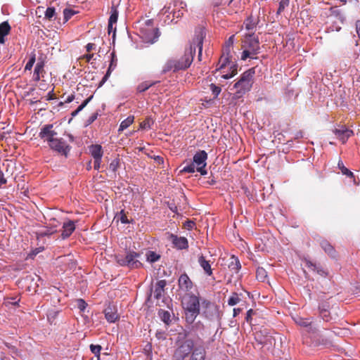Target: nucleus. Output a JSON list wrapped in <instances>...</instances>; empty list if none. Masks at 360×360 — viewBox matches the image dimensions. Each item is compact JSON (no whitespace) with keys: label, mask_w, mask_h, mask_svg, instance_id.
I'll return each mask as SVG.
<instances>
[{"label":"nucleus","mask_w":360,"mask_h":360,"mask_svg":"<svg viewBox=\"0 0 360 360\" xmlns=\"http://www.w3.org/2000/svg\"><path fill=\"white\" fill-rule=\"evenodd\" d=\"M316 274L323 278H326L328 276V271L326 269H325L323 267H321V269H319V271L316 272Z\"/></svg>","instance_id":"nucleus-53"},{"label":"nucleus","mask_w":360,"mask_h":360,"mask_svg":"<svg viewBox=\"0 0 360 360\" xmlns=\"http://www.w3.org/2000/svg\"><path fill=\"white\" fill-rule=\"evenodd\" d=\"M198 262L200 267L203 269L204 273L207 276H212L213 275V271L211 267L210 262L207 260L202 255L198 257Z\"/></svg>","instance_id":"nucleus-15"},{"label":"nucleus","mask_w":360,"mask_h":360,"mask_svg":"<svg viewBox=\"0 0 360 360\" xmlns=\"http://www.w3.org/2000/svg\"><path fill=\"white\" fill-rule=\"evenodd\" d=\"M158 315L161 320L167 325H169L171 322L170 313L168 311L160 309L158 311Z\"/></svg>","instance_id":"nucleus-32"},{"label":"nucleus","mask_w":360,"mask_h":360,"mask_svg":"<svg viewBox=\"0 0 360 360\" xmlns=\"http://www.w3.org/2000/svg\"><path fill=\"white\" fill-rule=\"evenodd\" d=\"M117 217L118 220L122 224H129L131 221L128 219L127 214L124 210H122L117 214Z\"/></svg>","instance_id":"nucleus-42"},{"label":"nucleus","mask_w":360,"mask_h":360,"mask_svg":"<svg viewBox=\"0 0 360 360\" xmlns=\"http://www.w3.org/2000/svg\"><path fill=\"white\" fill-rule=\"evenodd\" d=\"M195 169H196L195 165L193 162H191L190 165L184 167L182 169V170L181 171V172H182V173H184V172L193 173V172H195Z\"/></svg>","instance_id":"nucleus-47"},{"label":"nucleus","mask_w":360,"mask_h":360,"mask_svg":"<svg viewBox=\"0 0 360 360\" xmlns=\"http://www.w3.org/2000/svg\"><path fill=\"white\" fill-rule=\"evenodd\" d=\"M142 27H154L153 26V20L148 19V20H145Z\"/></svg>","instance_id":"nucleus-62"},{"label":"nucleus","mask_w":360,"mask_h":360,"mask_svg":"<svg viewBox=\"0 0 360 360\" xmlns=\"http://www.w3.org/2000/svg\"><path fill=\"white\" fill-rule=\"evenodd\" d=\"M118 18V11L115 6H112L110 16L109 18L108 23L110 24H115L117 21Z\"/></svg>","instance_id":"nucleus-33"},{"label":"nucleus","mask_w":360,"mask_h":360,"mask_svg":"<svg viewBox=\"0 0 360 360\" xmlns=\"http://www.w3.org/2000/svg\"><path fill=\"white\" fill-rule=\"evenodd\" d=\"M195 226V223L193 221L188 220L184 224V227L188 230L192 229Z\"/></svg>","instance_id":"nucleus-54"},{"label":"nucleus","mask_w":360,"mask_h":360,"mask_svg":"<svg viewBox=\"0 0 360 360\" xmlns=\"http://www.w3.org/2000/svg\"><path fill=\"white\" fill-rule=\"evenodd\" d=\"M255 314V311L250 309L247 311L245 320L248 323H251L252 322V315Z\"/></svg>","instance_id":"nucleus-52"},{"label":"nucleus","mask_w":360,"mask_h":360,"mask_svg":"<svg viewBox=\"0 0 360 360\" xmlns=\"http://www.w3.org/2000/svg\"><path fill=\"white\" fill-rule=\"evenodd\" d=\"M331 13L333 15L337 18L340 21V22L344 23V22L345 21V16L340 9H338L336 8H332Z\"/></svg>","instance_id":"nucleus-37"},{"label":"nucleus","mask_w":360,"mask_h":360,"mask_svg":"<svg viewBox=\"0 0 360 360\" xmlns=\"http://www.w3.org/2000/svg\"><path fill=\"white\" fill-rule=\"evenodd\" d=\"M94 53H87V54H85L83 56L81 57V58L82 59H85L86 62H89L91 59L94 58Z\"/></svg>","instance_id":"nucleus-60"},{"label":"nucleus","mask_w":360,"mask_h":360,"mask_svg":"<svg viewBox=\"0 0 360 360\" xmlns=\"http://www.w3.org/2000/svg\"><path fill=\"white\" fill-rule=\"evenodd\" d=\"M229 53L227 52L226 54L223 53L219 60V68H217L216 70H222L227 65H229Z\"/></svg>","instance_id":"nucleus-24"},{"label":"nucleus","mask_w":360,"mask_h":360,"mask_svg":"<svg viewBox=\"0 0 360 360\" xmlns=\"http://www.w3.org/2000/svg\"><path fill=\"white\" fill-rule=\"evenodd\" d=\"M105 316L107 321L110 323L115 322L119 318L117 313L110 307H108L105 309Z\"/></svg>","instance_id":"nucleus-22"},{"label":"nucleus","mask_w":360,"mask_h":360,"mask_svg":"<svg viewBox=\"0 0 360 360\" xmlns=\"http://www.w3.org/2000/svg\"><path fill=\"white\" fill-rule=\"evenodd\" d=\"M45 18L49 20H53L56 16V9L53 7H48L45 11Z\"/></svg>","instance_id":"nucleus-41"},{"label":"nucleus","mask_w":360,"mask_h":360,"mask_svg":"<svg viewBox=\"0 0 360 360\" xmlns=\"http://www.w3.org/2000/svg\"><path fill=\"white\" fill-rule=\"evenodd\" d=\"M35 60H36V54L33 52L30 55V58L25 67V70H31L34 63H35Z\"/></svg>","instance_id":"nucleus-43"},{"label":"nucleus","mask_w":360,"mask_h":360,"mask_svg":"<svg viewBox=\"0 0 360 360\" xmlns=\"http://www.w3.org/2000/svg\"><path fill=\"white\" fill-rule=\"evenodd\" d=\"M205 35V29L201 27H198L195 31L194 37L191 42L190 46L188 49H186L184 56L179 60L171 59L167 60L163 67L162 73H166L170 70L176 72L189 68L193 60L196 49H198V59L200 61L202 59L203 41Z\"/></svg>","instance_id":"nucleus-1"},{"label":"nucleus","mask_w":360,"mask_h":360,"mask_svg":"<svg viewBox=\"0 0 360 360\" xmlns=\"http://www.w3.org/2000/svg\"><path fill=\"white\" fill-rule=\"evenodd\" d=\"M319 315L324 321H329L331 319L330 313L326 308L319 307Z\"/></svg>","instance_id":"nucleus-34"},{"label":"nucleus","mask_w":360,"mask_h":360,"mask_svg":"<svg viewBox=\"0 0 360 360\" xmlns=\"http://www.w3.org/2000/svg\"><path fill=\"white\" fill-rule=\"evenodd\" d=\"M228 267L231 271L238 273L241 268L238 258L232 255L229 259Z\"/></svg>","instance_id":"nucleus-19"},{"label":"nucleus","mask_w":360,"mask_h":360,"mask_svg":"<svg viewBox=\"0 0 360 360\" xmlns=\"http://www.w3.org/2000/svg\"><path fill=\"white\" fill-rule=\"evenodd\" d=\"M101 349H102V347L99 345H93V344H91L90 345L91 352L93 354H94L95 356H96L97 357H99Z\"/></svg>","instance_id":"nucleus-46"},{"label":"nucleus","mask_w":360,"mask_h":360,"mask_svg":"<svg viewBox=\"0 0 360 360\" xmlns=\"http://www.w3.org/2000/svg\"><path fill=\"white\" fill-rule=\"evenodd\" d=\"M207 159V153L205 150H199L193 158V162L196 166V170L200 172L201 175L207 174V170L205 169Z\"/></svg>","instance_id":"nucleus-9"},{"label":"nucleus","mask_w":360,"mask_h":360,"mask_svg":"<svg viewBox=\"0 0 360 360\" xmlns=\"http://www.w3.org/2000/svg\"><path fill=\"white\" fill-rule=\"evenodd\" d=\"M56 94H54V91H53V89L49 91L46 96V100L47 101H50V100H53V99H56Z\"/></svg>","instance_id":"nucleus-58"},{"label":"nucleus","mask_w":360,"mask_h":360,"mask_svg":"<svg viewBox=\"0 0 360 360\" xmlns=\"http://www.w3.org/2000/svg\"><path fill=\"white\" fill-rule=\"evenodd\" d=\"M169 238L176 248L179 250H186L188 248V242L186 238L171 234Z\"/></svg>","instance_id":"nucleus-10"},{"label":"nucleus","mask_w":360,"mask_h":360,"mask_svg":"<svg viewBox=\"0 0 360 360\" xmlns=\"http://www.w3.org/2000/svg\"><path fill=\"white\" fill-rule=\"evenodd\" d=\"M98 117V113L97 112H95L94 114H92L91 115V117L89 118L88 120V122L89 124L92 123L93 122H94Z\"/></svg>","instance_id":"nucleus-63"},{"label":"nucleus","mask_w":360,"mask_h":360,"mask_svg":"<svg viewBox=\"0 0 360 360\" xmlns=\"http://www.w3.org/2000/svg\"><path fill=\"white\" fill-rule=\"evenodd\" d=\"M75 230V224L73 221H68L64 223L63 225V231L61 237L63 239H65L71 236V234Z\"/></svg>","instance_id":"nucleus-16"},{"label":"nucleus","mask_w":360,"mask_h":360,"mask_svg":"<svg viewBox=\"0 0 360 360\" xmlns=\"http://www.w3.org/2000/svg\"><path fill=\"white\" fill-rule=\"evenodd\" d=\"M296 324L301 327L307 328V331L309 333H315L317 331V329L312 326V320L311 319L302 318L300 316L295 317L294 319Z\"/></svg>","instance_id":"nucleus-12"},{"label":"nucleus","mask_w":360,"mask_h":360,"mask_svg":"<svg viewBox=\"0 0 360 360\" xmlns=\"http://www.w3.org/2000/svg\"><path fill=\"white\" fill-rule=\"evenodd\" d=\"M179 6V9L176 11V9L173 11V17L176 18H180L184 15V11H186L185 7L186 6V3L181 1H174V6L177 7Z\"/></svg>","instance_id":"nucleus-20"},{"label":"nucleus","mask_w":360,"mask_h":360,"mask_svg":"<svg viewBox=\"0 0 360 360\" xmlns=\"http://www.w3.org/2000/svg\"><path fill=\"white\" fill-rule=\"evenodd\" d=\"M86 50L88 53H90L91 51L96 49V44L94 43H89L86 45Z\"/></svg>","instance_id":"nucleus-57"},{"label":"nucleus","mask_w":360,"mask_h":360,"mask_svg":"<svg viewBox=\"0 0 360 360\" xmlns=\"http://www.w3.org/2000/svg\"><path fill=\"white\" fill-rule=\"evenodd\" d=\"M190 360H205V352L201 348H196L193 352Z\"/></svg>","instance_id":"nucleus-27"},{"label":"nucleus","mask_w":360,"mask_h":360,"mask_svg":"<svg viewBox=\"0 0 360 360\" xmlns=\"http://www.w3.org/2000/svg\"><path fill=\"white\" fill-rule=\"evenodd\" d=\"M333 132L342 143H345L348 139L354 134L352 130L349 129L345 127H341L339 129H335Z\"/></svg>","instance_id":"nucleus-11"},{"label":"nucleus","mask_w":360,"mask_h":360,"mask_svg":"<svg viewBox=\"0 0 360 360\" xmlns=\"http://www.w3.org/2000/svg\"><path fill=\"white\" fill-rule=\"evenodd\" d=\"M140 32L143 41L146 43H155L160 35L158 27H141Z\"/></svg>","instance_id":"nucleus-7"},{"label":"nucleus","mask_w":360,"mask_h":360,"mask_svg":"<svg viewBox=\"0 0 360 360\" xmlns=\"http://www.w3.org/2000/svg\"><path fill=\"white\" fill-rule=\"evenodd\" d=\"M119 167H120V160H119V159L116 158V159H114L110 163L109 169L110 171H112V172L115 173Z\"/></svg>","instance_id":"nucleus-45"},{"label":"nucleus","mask_w":360,"mask_h":360,"mask_svg":"<svg viewBox=\"0 0 360 360\" xmlns=\"http://www.w3.org/2000/svg\"><path fill=\"white\" fill-rule=\"evenodd\" d=\"M56 232H57V229L47 226L44 230H41L37 232V238L49 236Z\"/></svg>","instance_id":"nucleus-29"},{"label":"nucleus","mask_w":360,"mask_h":360,"mask_svg":"<svg viewBox=\"0 0 360 360\" xmlns=\"http://www.w3.org/2000/svg\"><path fill=\"white\" fill-rule=\"evenodd\" d=\"M134 116L130 115V116L127 117L125 120H124L121 122L118 131H122L126 129L127 128H128L134 122Z\"/></svg>","instance_id":"nucleus-30"},{"label":"nucleus","mask_w":360,"mask_h":360,"mask_svg":"<svg viewBox=\"0 0 360 360\" xmlns=\"http://www.w3.org/2000/svg\"><path fill=\"white\" fill-rule=\"evenodd\" d=\"M20 300L16 299V297H9L6 300V304H11V305H17L19 302Z\"/></svg>","instance_id":"nucleus-51"},{"label":"nucleus","mask_w":360,"mask_h":360,"mask_svg":"<svg viewBox=\"0 0 360 360\" xmlns=\"http://www.w3.org/2000/svg\"><path fill=\"white\" fill-rule=\"evenodd\" d=\"M193 342L191 340H185L175 351L174 356L176 360H183L188 354L193 353Z\"/></svg>","instance_id":"nucleus-8"},{"label":"nucleus","mask_w":360,"mask_h":360,"mask_svg":"<svg viewBox=\"0 0 360 360\" xmlns=\"http://www.w3.org/2000/svg\"><path fill=\"white\" fill-rule=\"evenodd\" d=\"M210 88L212 94L214 95V98H217L221 91V87L215 85L214 84H211L210 85Z\"/></svg>","instance_id":"nucleus-44"},{"label":"nucleus","mask_w":360,"mask_h":360,"mask_svg":"<svg viewBox=\"0 0 360 360\" xmlns=\"http://www.w3.org/2000/svg\"><path fill=\"white\" fill-rule=\"evenodd\" d=\"M254 74L255 70L249 69L241 75L240 79L233 86L236 89L235 93L236 98H239L246 92L250 91L253 84Z\"/></svg>","instance_id":"nucleus-4"},{"label":"nucleus","mask_w":360,"mask_h":360,"mask_svg":"<svg viewBox=\"0 0 360 360\" xmlns=\"http://www.w3.org/2000/svg\"><path fill=\"white\" fill-rule=\"evenodd\" d=\"M242 47L244 50L242 53L241 59L245 60L259 53L260 49L259 39L253 37L252 34H247L243 41Z\"/></svg>","instance_id":"nucleus-6"},{"label":"nucleus","mask_w":360,"mask_h":360,"mask_svg":"<svg viewBox=\"0 0 360 360\" xmlns=\"http://www.w3.org/2000/svg\"><path fill=\"white\" fill-rule=\"evenodd\" d=\"M108 32L109 34H110V33L112 32L113 38L115 37L116 28L113 27V24L108 23Z\"/></svg>","instance_id":"nucleus-55"},{"label":"nucleus","mask_w":360,"mask_h":360,"mask_svg":"<svg viewBox=\"0 0 360 360\" xmlns=\"http://www.w3.org/2000/svg\"><path fill=\"white\" fill-rule=\"evenodd\" d=\"M167 282L165 280H160L156 282L154 290V297L155 299L159 300L162 297Z\"/></svg>","instance_id":"nucleus-17"},{"label":"nucleus","mask_w":360,"mask_h":360,"mask_svg":"<svg viewBox=\"0 0 360 360\" xmlns=\"http://www.w3.org/2000/svg\"><path fill=\"white\" fill-rule=\"evenodd\" d=\"M147 260L150 263H154L157 262L160 258V256L158 255L156 252L153 251H149L147 255Z\"/></svg>","instance_id":"nucleus-40"},{"label":"nucleus","mask_w":360,"mask_h":360,"mask_svg":"<svg viewBox=\"0 0 360 360\" xmlns=\"http://www.w3.org/2000/svg\"><path fill=\"white\" fill-rule=\"evenodd\" d=\"M34 73L41 75L44 72V61L38 62L34 68Z\"/></svg>","instance_id":"nucleus-48"},{"label":"nucleus","mask_w":360,"mask_h":360,"mask_svg":"<svg viewBox=\"0 0 360 360\" xmlns=\"http://www.w3.org/2000/svg\"><path fill=\"white\" fill-rule=\"evenodd\" d=\"M7 182L6 179L4 177V173L0 170V188L2 186L6 184Z\"/></svg>","instance_id":"nucleus-56"},{"label":"nucleus","mask_w":360,"mask_h":360,"mask_svg":"<svg viewBox=\"0 0 360 360\" xmlns=\"http://www.w3.org/2000/svg\"><path fill=\"white\" fill-rule=\"evenodd\" d=\"M178 284L180 289L186 292L190 291L193 288V282L186 273L179 276Z\"/></svg>","instance_id":"nucleus-14"},{"label":"nucleus","mask_w":360,"mask_h":360,"mask_svg":"<svg viewBox=\"0 0 360 360\" xmlns=\"http://www.w3.org/2000/svg\"><path fill=\"white\" fill-rule=\"evenodd\" d=\"M141 255L139 252L129 250L125 255L118 254L115 255L116 262L121 266H127L129 269H139L142 266V263L139 258Z\"/></svg>","instance_id":"nucleus-5"},{"label":"nucleus","mask_w":360,"mask_h":360,"mask_svg":"<svg viewBox=\"0 0 360 360\" xmlns=\"http://www.w3.org/2000/svg\"><path fill=\"white\" fill-rule=\"evenodd\" d=\"M77 307H78V309H79V310L81 311H84L85 310V309L86 308L87 304L84 300L79 299V300H77Z\"/></svg>","instance_id":"nucleus-50"},{"label":"nucleus","mask_w":360,"mask_h":360,"mask_svg":"<svg viewBox=\"0 0 360 360\" xmlns=\"http://www.w3.org/2000/svg\"><path fill=\"white\" fill-rule=\"evenodd\" d=\"M182 306L186 322L193 323L200 314V300L198 297L193 294L187 295L182 300Z\"/></svg>","instance_id":"nucleus-3"},{"label":"nucleus","mask_w":360,"mask_h":360,"mask_svg":"<svg viewBox=\"0 0 360 360\" xmlns=\"http://www.w3.org/2000/svg\"><path fill=\"white\" fill-rule=\"evenodd\" d=\"M304 262L305 266L311 271L317 272L319 269L323 267L320 264H316L310 261L309 259H304Z\"/></svg>","instance_id":"nucleus-31"},{"label":"nucleus","mask_w":360,"mask_h":360,"mask_svg":"<svg viewBox=\"0 0 360 360\" xmlns=\"http://www.w3.org/2000/svg\"><path fill=\"white\" fill-rule=\"evenodd\" d=\"M356 30L359 37L360 38V20H357L356 22Z\"/></svg>","instance_id":"nucleus-64"},{"label":"nucleus","mask_w":360,"mask_h":360,"mask_svg":"<svg viewBox=\"0 0 360 360\" xmlns=\"http://www.w3.org/2000/svg\"><path fill=\"white\" fill-rule=\"evenodd\" d=\"M321 246L325 252L332 258L337 257V252L335 248L327 240H322L321 242Z\"/></svg>","instance_id":"nucleus-21"},{"label":"nucleus","mask_w":360,"mask_h":360,"mask_svg":"<svg viewBox=\"0 0 360 360\" xmlns=\"http://www.w3.org/2000/svg\"><path fill=\"white\" fill-rule=\"evenodd\" d=\"M90 153L94 159H101L103 154L102 147L100 145H92L90 147Z\"/></svg>","instance_id":"nucleus-23"},{"label":"nucleus","mask_w":360,"mask_h":360,"mask_svg":"<svg viewBox=\"0 0 360 360\" xmlns=\"http://www.w3.org/2000/svg\"><path fill=\"white\" fill-rule=\"evenodd\" d=\"M57 134L58 133L53 129V125L49 124L41 128L39 137L44 141H46L52 150L67 157L71 150V146L63 139L57 138Z\"/></svg>","instance_id":"nucleus-2"},{"label":"nucleus","mask_w":360,"mask_h":360,"mask_svg":"<svg viewBox=\"0 0 360 360\" xmlns=\"http://www.w3.org/2000/svg\"><path fill=\"white\" fill-rule=\"evenodd\" d=\"M63 16H64V22L63 23L67 22L74 15L77 14L79 13L78 11L74 10L70 7L65 8L63 10Z\"/></svg>","instance_id":"nucleus-28"},{"label":"nucleus","mask_w":360,"mask_h":360,"mask_svg":"<svg viewBox=\"0 0 360 360\" xmlns=\"http://www.w3.org/2000/svg\"><path fill=\"white\" fill-rule=\"evenodd\" d=\"M230 68L232 69L231 72L230 74L227 73V74L222 75L221 77L223 79H228L233 77L235 75H236L237 69L234 67V65L231 66Z\"/></svg>","instance_id":"nucleus-49"},{"label":"nucleus","mask_w":360,"mask_h":360,"mask_svg":"<svg viewBox=\"0 0 360 360\" xmlns=\"http://www.w3.org/2000/svg\"><path fill=\"white\" fill-rule=\"evenodd\" d=\"M233 38H234L233 35L231 36L229 38L228 41L226 42V49H229L231 46H233Z\"/></svg>","instance_id":"nucleus-61"},{"label":"nucleus","mask_w":360,"mask_h":360,"mask_svg":"<svg viewBox=\"0 0 360 360\" xmlns=\"http://www.w3.org/2000/svg\"><path fill=\"white\" fill-rule=\"evenodd\" d=\"M338 167L341 170L342 174L346 175L348 177L353 178L354 182V184H356L354 173L351 172L349 169H348L346 167H345L342 160H340L338 161Z\"/></svg>","instance_id":"nucleus-25"},{"label":"nucleus","mask_w":360,"mask_h":360,"mask_svg":"<svg viewBox=\"0 0 360 360\" xmlns=\"http://www.w3.org/2000/svg\"><path fill=\"white\" fill-rule=\"evenodd\" d=\"M267 272L263 267H258L256 271V278L259 281H264Z\"/></svg>","instance_id":"nucleus-36"},{"label":"nucleus","mask_w":360,"mask_h":360,"mask_svg":"<svg viewBox=\"0 0 360 360\" xmlns=\"http://www.w3.org/2000/svg\"><path fill=\"white\" fill-rule=\"evenodd\" d=\"M244 24L245 25L246 30H248L249 31L253 30L256 27V22L252 16L248 17L245 20Z\"/></svg>","instance_id":"nucleus-38"},{"label":"nucleus","mask_w":360,"mask_h":360,"mask_svg":"<svg viewBox=\"0 0 360 360\" xmlns=\"http://www.w3.org/2000/svg\"><path fill=\"white\" fill-rule=\"evenodd\" d=\"M101 164V159L94 158V168L96 170H98Z\"/></svg>","instance_id":"nucleus-59"},{"label":"nucleus","mask_w":360,"mask_h":360,"mask_svg":"<svg viewBox=\"0 0 360 360\" xmlns=\"http://www.w3.org/2000/svg\"><path fill=\"white\" fill-rule=\"evenodd\" d=\"M240 301V298L239 295L237 292H233L232 295L229 298L227 302L230 306H234L237 304Z\"/></svg>","instance_id":"nucleus-39"},{"label":"nucleus","mask_w":360,"mask_h":360,"mask_svg":"<svg viewBox=\"0 0 360 360\" xmlns=\"http://www.w3.org/2000/svg\"><path fill=\"white\" fill-rule=\"evenodd\" d=\"M110 57H111L110 63L109 65L108 69L105 75L103 77L102 80L100 82L98 86V88L101 87L104 84V83L108 80L112 71L115 68V67L117 65V58L116 57L115 51H112L110 53Z\"/></svg>","instance_id":"nucleus-13"},{"label":"nucleus","mask_w":360,"mask_h":360,"mask_svg":"<svg viewBox=\"0 0 360 360\" xmlns=\"http://www.w3.org/2000/svg\"><path fill=\"white\" fill-rule=\"evenodd\" d=\"M11 27L7 21L0 23V44L5 43V37L11 32Z\"/></svg>","instance_id":"nucleus-18"},{"label":"nucleus","mask_w":360,"mask_h":360,"mask_svg":"<svg viewBox=\"0 0 360 360\" xmlns=\"http://www.w3.org/2000/svg\"><path fill=\"white\" fill-rule=\"evenodd\" d=\"M154 124V120L150 117H147L143 122L140 123V129H149Z\"/></svg>","instance_id":"nucleus-35"},{"label":"nucleus","mask_w":360,"mask_h":360,"mask_svg":"<svg viewBox=\"0 0 360 360\" xmlns=\"http://www.w3.org/2000/svg\"><path fill=\"white\" fill-rule=\"evenodd\" d=\"M158 82H159L158 81H155V82L145 81L138 85L137 91L140 93L144 92L146 90H148L150 87L154 86L155 84H156Z\"/></svg>","instance_id":"nucleus-26"}]
</instances>
